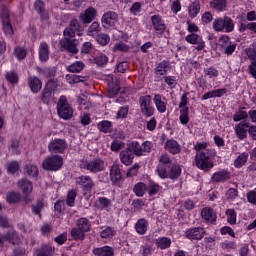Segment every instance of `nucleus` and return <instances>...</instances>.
Masks as SVG:
<instances>
[{
  "mask_svg": "<svg viewBox=\"0 0 256 256\" xmlns=\"http://www.w3.org/2000/svg\"><path fill=\"white\" fill-rule=\"evenodd\" d=\"M93 253L96 256H113L115 255V251L111 246H103L100 248H94Z\"/></svg>",
  "mask_w": 256,
  "mask_h": 256,
  "instance_id": "412c9836",
  "label": "nucleus"
},
{
  "mask_svg": "<svg viewBox=\"0 0 256 256\" xmlns=\"http://www.w3.org/2000/svg\"><path fill=\"white\" fill-rule=\"evenodd\" d=\"M39 59L40 61H47L49 59V45L45 42L40 44Z\"/></svg>",
  "mask_w": 256,
  "mask_h": 256,
  "instance_id": "cd10ccee",
  "label": "nucleus"
},
{
  "mask_svg": "<svg viewBox=\"0 0 256 256\" xmlns=\"http://www.w3.org/2000/svg\"><path fill=\"white\" fill-rule=\"evenodd\" d=\"M227 179H229V173L227 170H220L212 176V181L214 183H221V181H227Z\"/></svg>",
  "mask_w": 256,
  "mask_h": 256,
  "instance_id": "393cba45",
  "label": "nucleus"
},
{
  "mask_svg": "<svg viewBox=\"0 0 256 256\" xmlns=\"http://www.w3.org/2000/svg\"><path fill=\"white\" fill-rule=\"evenodd\" d=\"M0 17L2 19L3 30L6 35H13V26L9 20V10L5 5L1 6Z\"/></svg>",
  "mask_w": 256,
  "mask_h": 256,
  "instance_id": "0eeeda50",
  "label": "nucleus"
},
{
  "mask_svg": "<svg viewBox=\"0 0 256 256\" xmlns=\"http://www.w3.org/2000/svg\"><path fill=\"white\" fill-rule=\"evenodd\" d=\"M120 149H125V143L119 140H115L111 144V151H119Z\"/></svg>",
  "mask_w": 256,
  "mask_h": 256,
  "instance_id": "774afa93",
  "label": "nucleus"
},
{
  "mask_svg": "<svg viewBox=\"0 0 256 256\" xmlns=\"http://www.w3.org/2000/svg\"><path fill=\"white\" fill-rule=\"evenodd\" d=\"M249 117V113H247V111H245L243 108H240L233 116V121H235V123L239 122V121H243V119H247Z\"/></svg>",
  "mask_w": 256,
  "mask_h": 256,
  "instance_id": "37998d69",
  "label": "nucleus"
},
{
  "mask_svg": "<svg viewBox=\"0 0 256 256\" xmlns=\"http://www.w3.org/2000/svg\"><path fill=\"white\" fill-rule=\"evenodd\" d=\"M58 87L59 83L55 79H49L45 85V89L50 90L52 93H55Z\"/></svg>",
  "mask_w": 256,
  "mask_h": 256,
  "instance_id": "bf43d9fd",
  "label": "nucleus"
},
{
  "mask_svg": "<svg viewBox=\"0 0 256 256\" xmlns=\"http://www.w3.org/2000/svg\"><path fill=\"white\" fill-rule=\"evenodd\" d=\"M81 168L86 169V171H89L90 173H99L104 171L105 161L101 160V158H96L92 161L83 163Z\"/></svg>",
  "mask_w": 256,
  "mask_h": 256,
  "instance_id": "423d86ee",
  "label": "nucleus"
},
{
  "mask_svg": "<svg viewBox=\"0 0 256 256\" xmlns=\"http://www.w3.org/2000/svg\"><path fill=\"white\" fill-rule=\"evenodd\" d=\"M249 159V154L247 152H243L240 154L234 161V167L236 169H241L245 163H247V160Z\"/></svg>",
  "mask_w": 256,
  "mask_h": 256,
  "instance_id": "c756f323",
  "label": "nucleus"
},
{
  "mask_svg": "<svg viewBox=\"0 0 256 256\" xmlns=\"http://www.w3.org/2000/svg\"><path fill=\"white\" fill-rule=\"evenodd\" d=\"M13 237H15V233L8 232L6 235L0 234V247H3L5 241H8L9 243H12V245H15V242H12Z\"/></svg>",
  "mask_w": 256,
  "mask_h": 256,
  "instance_id": "864d4df0",
  "label": "nucleus"
},
{
  "mask_svg": "<svg viewBox=\"0 0 256 256\" xmlns=\"http://www.w3.org/2000/svg\"><path fill=\"white\" fill-rule=\"evenodd\" d=\"M205 77H209V79H217L219 77V70L214 67L204 69Z\"/></svg>",
  "mask_w": 256,
  "mask_h": 256,
  "instance_id": "09e8293b",
  "label": "nucleus"
},
{
  "mask_svg": "<svg viewBox=\"0 0 256 256\" xmlns=\"http://www.w3.org/2000/svg\"><path fill=\"white\" fill-rule=\"evenodd\" d=\"M111 122L104 120L102 122L98 123V128L103 132V133H109V131H111Z\"/></svg>",
  "mask_w": 256,
  "mask_h": 256,
  "instance_id": "052dcab7",
  "label": "nucleus"
},
{
  "mask_svg": "<svg viewBox=\"0 0 256 256\" xmlns=\"http://www.w3.org/2000/svg\"><path fill=\"white\" fill-rule=\"evenodd\" d=\"M135 229L138 235H145L149 229V221L140 218L135 224Z\"/></svg>",
  "mask_w": 256,
  "mask_h": 256,
  "instance_id": "aec40b11",
  "label": "nucleus"
},
{
  "mask_svg": "<svg viewBox=\"0 0 256 256\" xmlns=\"http://www.w3.org/2000/svg\"><path fill=\"white\" fill-rule=\"evenodd\" d=\"M217 156V151L215 149H208L206 152H197L195 157L196 167L201 169V171H209L213 169V158Z\"/></svg>",
  "mask_w": 256,
  "mask_h": 256,
  "instance_id": "f03ea898",
  "label": "nucleus"
},
{
  "mask_svg": "<svg viewBox=\"0 0 256 256\" xmlns=\"http://www.w3.org/2000/svg\"><path fill=\"white\" fill-rule=\"evenodd\" d=\"M110 178L113 183H118V181H121V169H119V166L113 165L110 169Z\"/></svg>",
  "mask_w": 256,
  "mask_h": 256,
  "instance_id": "bb28decb",
  "label": "nucleus"
},
{
  "mask_svg": "<svg viewBox=\"0 0 256 256\" xmlns=\"http://www.w3.org/2000/svg\"><path fill=\"white\" fill-rule=\"evenodd\" d=\"M119 157L121 163H123V165H126V167H129V165L133 164L135 154H133L132 151L129 149V146H127V149L120 152Z\"/></svg>",
  "mask_w": 256,
  "mask_h": 256,
  "instance_id": "4468645a",
  "label": "nucleus"
},
{
  "mask_svg": "<svg viewBox=\"0 0 256 256\" xmlns=\"http://www.w3.org/2000/svg\"><path fill=\"white\" fill-rule=\"evenodd\" d=\"M224 23H225V18H216L213 21L214 31H218V32L223 31L225 29Z\"/></svg>",
  "mask_w": 256,
  "mask_h": 256,
  "instance_id": "8fccbe9b",
  "label": "nucleus"
},
{
  "mask_svg": "<svg viewBox=\"0 0 256 256\" xmlns=\"http://www.w3.org/2000/svg\"><path fill=\"white\" fill-rule=\"evenodd\" d=\"M63 167V157L52 155L46 157L42 162L44 171H59Z\"/></svg>",
  "mask_w": 256,
  "mask_h": 256,
  "instance_id": "20e7f679",
  "label": "nucleus"
},
{
  "mask_svg": "<svg viewBox=\"0 0 256 256\" xmlns=\"http://www.w3.org/2000/svg\"><path fill=\"white\" fill-rule=\"evenodd\" d=\"M76 183L84 189V191H91L92 188L95 187V183H93V179L91 176L82 175L76 179Z\"/></svg>",
  "mask_w": 256,
  "mask_h": 256,
  "instance_id": "ddd939ff",
  "label": "nucleus"
},
{
  "mask_svg": "<svg viewBox=\"0 0 256 256\" xmlns=\"http://www.w3.org/2000/svg\"><path fill=\"white\" fill-rule=\"evenodd\" d=\"M140 111L144 117H153L155 108L151 106V96L145 95L139 99Z\"/></svg>",
  "mask_w": 256,
  "mask_h": 256,
  "instance_id": "39448f33",
  "label": "nucleus"
},
{
  "mask_svg": "<svg viewBox=\"0 0 256 256\" xmlns=\"http://www.w3.org/2000/svg\"><path fill=\"white\" fill-rule=\"evenodd\" d=\"M188 11L191 17H197V15H199V11H201V4L199 3V1L195 0L194 2H192L189 6Z\"/></svg>",
  "mask_w": 256,
  "mask_h": 256,
  "instance_id": "f704fd0d",
  "label": "nucleus"
},
{
  "mask_svg": "<svg viewBox=\"0 0 256 256\" xmlns=\"http://www.w3.org/2000/svg\"><path fill=\"white\" fill-rule=\"evenodd\" d=\"M226 93H227L226 88L216 89V90L205 93L202 99L203 101H207V99H213V97H223V95H226Z\"/></svg>",
  "mask_w": 256,
  "mask_h": 256,
  "instance_id": "4be33fe9",
  "label": "nucleus"
},
{
  "mask_svg": "<svg viewBox=\"0 0 256 256\" xmlns=\"http://www.w3.org/2000/svg\"><path fill=\"white\" fill-rule=\"evenodd\" d=\"M156 246L158 249H169L171 247V240L168 237H160L156 239Z\"/></svg>",
  "mask_w": 256,
  "mask_h": 256,
  "instance_id": "72a5a7b5",
  "label": "nucleus"
},
{
  "mask_svg": "<svg viewBox=\"0 0 256 256\" xmlns=\"http://www.w3.org/2000/svg\"><path fill=\"white\" fill-rule=\"evenodd\" d=\"M19 189H22L23 193H31L33 191V183L25 178L18 181Z\"/></svg>",
  "mask_w": 256,
  "mask_h": 256,
  "instance_id": "b1692460",
  "label": "nucleus"
},
{
  "mask_svg": "<svg viewBox=\"0 0 256 256\" xmlns=\"http://www.w3.org/2000/svg\"><path fill=\"white\" fill-rule=\"evenodd\" d=\"M115 235H117V230H115V228L113 227H107L100 233V237L102 239H108V241H111V239L114 238Z\"/></svg>",
  "mask_w": 256,
  "mask_h": 256,
  "instance_id": "c85d7f7f",
  "label": "nucleus"
},
{
  "mask_svg": "<svg viewBox=\"0 0 256 256\" xmlns=\"http://www.w3.org/2000/svg\"><path fill=\"white\" fill-rule=\"evenodd\" d=\"M113 51H122L123 53H127V51H129V46L123 42H118L114 45Z\"/></svg>",
  "mask_w": 256,
  "mask_h": 256,
  "instance_id": "69168bd1",
  "label": "nucleus"
},
{
  "mask_svg": "<svg viewBox=\"0 0 256 256\" xmlns=\"http://www.w3.org/2000/svg\"><path fill=\"white\" fill-rule=\"evenodd\" d=\"M21 195L17 192H9L6 196V201L8 203H19Z\"/></svg>",
  "mask_w": 256,
  "mask_h": 256,
  "instance_id": "5fc2aeb1",
  "label": "nucleus"
},
{
  "mask_svg": "<svg viewBox=\"0 0 256 256\" xmlns=\"http://www.w3.org/2000/svg\"><path fill=\"white\" fill-rule=\"evenodd\" d=\"M117 19V13L113 11L106 12L105 14H103L101 19L102 26L106 29H109V27H115V25L117 24Z\"/></svg>",
  "mask_w": 256,
  "mask_h": 256,
  "instance_id": "1a4fd4ad",
  "label": "nucleus"
},
{
  "mask_svg": "<svg viewBox=\"0 0 256 256\" xmlns=\"http://www.w3.org/2000/svg\"><path fill=\"white\" fill-rule=\"evenodd\" d=\"M164 149H166L168 153H171V155H178V153H181V145L173 139L165 142Z\"/></svg>",
  "mask_w": 256,
  "mask_h": 256,
  "instance_id": "f3484780",
  "label": "nucleus"
},
{
  "mask_svg": "<svg viewBox=\"0 0 256 256\" xmlns=\"http://www.w3.org/2000/svg\"><path fill=\"white\" fill-rule=\"evenodd\" d=\"M41 99L45 105H49L51 101H53V92L44 88L41 94Z\"/></svg>",
  "mask_w": 256,
  "mask_h": 256,
  "instance_id": "4c0bfd02",
  "label": "nucleus"
},
{
  "mask_svg": "<svg viewBox=\"0 0 256 256\" xmlns=\"http://www.w3.org/2000/svg\"><path fill=\"white\" fill-rule=\"evenodd\" d=\"M127 147L130 151H132L134 155H136V157H141L143 155H147V153H151V149H153V143L145 141L141 145L137 141H132L127 145Z\"/></svg>",
  "mask_w": 256,
  "mask_h": 256,
  "instance_id": "7ed1b4c3",
  "label": "nucleus"
},
{
  "mask_svg": "<svg viewBox=\"0 0 256 256\" xmlns=\"http://www.w3.org/2000/svg\"><path fill=\"white\" fill-rule=\"evenodd\" d=\"M41 80L39 78L32 76L29 78V87L32 91V93H39L41 91Z\"/></svg>",
  "mask_w": 256,
  "mask_h": 256,
  "instance_id": "a878e982",
  "label": "nucleus"
},
{
  "mask_svg": "<svg viewBox=\"0 0 256 256\" xmlns=\"http://www.w3.org/2000/svg\"><path fill=\"white\" fill-rule=\"evenodd\" d=\"M95 17H97V10L93 7H89L83 13L80 14V21L85 25H89Z\"/></svg>",
  "mask_w": 256,
  "mask_h": 256,
  "instance_id": "f8f14e48",
  "label": "nucleus"
},
{
  "mask_svg": "<svg viewBox=\"0 0 256 256\" xmlns=\"http://www.w3.org/2000/svg\"><path fill=\"white\" fill-rule=\"evenodd\" d=\"M201 216L207 223H215V221H217V213H215L211 207L204 208L201 212Z\"/></svg>",
  "mask_w": 256,
  "mask_h": 256,
  "instance_id": "6ab92c4d",
  "label": "nucleus"
},
{
  "mask_svg": "<svg viewBox=\"0 0 256 256\" xmlns=\"http://www.w3.org/2000/svg\"><path fill=\"white\" fill-rule=\"evenodd\" d=\"M121 90V86H119V80L115 79L113 83L109 85L108 88V97L113 98L119 91Z\"/></svg>",
  "mask_w": 256,
  "mask_h": 256,
  "instance_id": "473e14b6",
  "label": "nucleus"
},
{
  "mask_svg": "<svg viewBox=\"0 0 256 256\" xmlns=\"http://www.w3.org/2000/svg\"><path fill=\"white\" fill-rule=\"evenodd\" d=\"M219 42L222 49H224L226 55H233V53H235V49H237V44H235V42H232L229 36H221Z\"/></svg>",
  "mask_w": 256,
  "mask_h": 256,
  "instance_id": "6e6552de",
  "label": "nucleus"
},
{
  "mask_svg": "<svg viewBox=\"0 0 256 256\" xmlns=\"http://www.w3.org/2000/svg\"><path fill=\"white\" fill-rule=\"evenodd\" d=\"M101 33V25L99 22L94 21L88 28L87 35L89 37H97Z\"/></svg>",
  "mask_w": 256,
  "mask_h": 256,
  "instance_id": "7c9ffc66",
  "label": "nucleus"
},
{
  "mask_svg": "<svg viewBox=\"0 0 256 256\" xmlns=\"http://www.w3.org/2000/svg\"><path fill=\"white\" fill-rule=\"evenodd\" d=\"M83 31H85V28L79 24L77 19H74L70 22V27L66 31V44L65 47L68 50V53H72V55H77L79 53V48H77V45H79V41L76 39H73L75 35H78L81 37L83 35Z\"/></svg>",
  "mask_w": 256,
  "mask_h": 256,
  "instance_id": "f257e3e1",
  "label": "nucleus"
},
{
  "mask_svg": "<svg viewBox=\"0 0 256 256\" xmlns=\"http://www.w3.org/2000/svg\"><path fill=\"white\" fill-rule=\"evenodd\" d=\"M246 55L247 57L252 60L251 65L256 67V51L253 48L246 49Z\"/></svg>",
  "mask_w": 256,
  "mask_h": 256,
  "instance_id": "0e129e2a",
  "label": "nucleus"
},
{
  "mask_svg": "<svg viewBox=\"0 0 256 256\" xmlns=\"http://www.w3.org/2000/svg\"><path fill=\"white\" fill-rule=\"evenodd\" d=\"M221 247L222 249H226V251H233V249H237V243L225 240L221 243Z\"/></svg>",
  "mask_w": 256,
  "mask_h": 256,
  "instance_id": "e2e57ef3",
  "label": "nucleus"
},
{
  "mask_svg": "<svg viewBox=\"0 0 256 256\" xmlns=\"http://www.w3.org/2000/svg\"><path fill=\"white\" fill-rule=\"evenodd\" d=\"M180 123L181 125H187L189 123V108L184 107L183 109L180 110Z\"/></svg>",
  "mask_w": 256,
  "mask_h": 256,
  "instance_id": "a18cd8bd",
  "label": "nucleus"
},
{
  "mask_svg": "<svg viewBox=\"0 0 256 256\" xmlns=\"http://www.w3.org/2000/svg\"><path fill=\"white\" fill-rule=\"evenodd\" d=\"M96 207L98 209H109V207H111V200L102 197V198H98V200L96 201Z\"/></svg>",
  "mask_w": 256,
  "mask_h": 256,
  "instance_id": "a19ab883",
  "label": "nucleus"
},
{
  "mask_svg": "<svg viewBox=\"0 0 256 256\" xmlns=\"http://www.w3.org/2000/svg\"><path fill=\"white\" fill-rule=\"evenodd\" d=\"M133 191L137 197H143V195H145V191H147V185L143 182H139L134 186Z\"/></svg>",
  "mask_w": 256,
  "mask_h": 256,
  "instance_id": "ea45409f",
  "label": "nucleus"
},
{
  "mask_svg": "<svg viewBox=\"0 0 256 256\" xmlns=\"http://www.w3.org/2000/svg\"><path fill=\"white\" fill-rule=\"evenodd\" d=\"M75 199H77V190H70L67 194L66 204L68 207H73L75 205Z\"/></svg>",
  "mask_w": 256,
  "mask_h": 256,
  "instance_id": "79ce46f5",
  "label": "nucleus"
},
{
  "mask_svg": "<svg viewBox=\"0 0 256 256\" xmlns=\"http://www.w3.org/2000/svg\"><path fill=\"white\" fill-rule=\"evenodd\" d=\"M83 67H85V64L81 61H77L68 66L67 70L70 71V73H79L80 71H83Z\"/></svg>",
  "mask_w": 256,
  "mask_h": 256,
  "instance_id": "c03bdc74",
  "label": "nucleus"
},
{
  "mask_svg": "<svg viewBox=\"0 0 256 256\" xmlns=\"http://www.w3.org/2000/svg\"><path fill=\"white\" fill-rule=\"evenodd\" d=\"M151 21L155 31H159L160 33L165 31V23H163V20H161V16L154 15L151 17Z\"/></svg>",
  "mask_w": 256,
  "mask_h": 256,
  "instance_id": "5701e85b",
  "label": "nucleus"
},
{
  "mask_svg": "<svg viewBox=\"0 0 256 256\" xmlns=\"http://www.w3.org/2000/svg\"><path fill=\"white\" fill-rule=\"evenodd\" d=\"M227 221L230 225L237 223V212L233 209L226 210Z\"/></svg>",
  "mask_w": 256,
  "mask_h": 256,
  "instance_id": "49530a36",
  "label": "nucleus"
},
{
  "mask_svg": "<svg viewBox=\"0 0 256 256\" xmlns=\"http://www.w3.org/2000/svg\"><path fill=\"white\" fill-rule=\"evenodd\" d=\"M205 233V228L194 227L186 231V237L187 239H194L196 241H200V239H203L205 237Z\"/></svg>",
  "mask_w": 256,
  "mask_h": 256,
  "instance_id": "9b49d317",
  "label": "nucleus"
},
{
  "mask_svg": "<svg viewBox=\"0 0 256 256\" xmlns=\"http://www.w3.org/2000/svg\"><path fill=\"white\" fill-rule=\"evenodd\" d=\"M25 171L30 177H37V175H39V169L37 168V166L32 164L26 165Z\"/></svg>",
  "mask_w": 256,
  "mask_h": 256,
  "instance_id": "603ef678",
  "label": "nucleus"
},
{
  "mask_svg": "<svg viewBox=\"0 0 256 256\" xmlns=\"http://www.w3.org/2000/svg\"><path fill=\"white\" fill-rule=\"evenodd\" d=\"M71 235L73 239L83 241L85 239V231L79 229V228H74L71 231Z\"/></svg>",
  "mask_w": 256,
  "mask_h": 256,
  "instance_id": "3c124183",
  "label": "nucleus"
},
{
  "mask_svg": "<svg viewBox=\"0 0 256 256\" xmlns=\"http://www.w3.org/2000/svg\"><path fill=\"white\" fill-rule=\"evenodd\" d=\"M157 173L160 179H167L169 177V173H167V169L163 164H160L157 168Z\"/></svg>",
  "mask_w": 256,
  "mask_h": 256,
  "instance_id": "338daca9",
  "label": "nucleus"
},
{
  "mask_svg": "<svg viewBox=\"0 0 256 256\" xmlns=\"http://www.w3.org/2000/svg\"><path fill=\"white\" fill-rule=\"evenodd\" d=\"M57 114L61 119H65V96H61L58 100Z\"/></svg>",
  "mask_w": 256,
  "mask_h": 256,
  "instance_id": "e433bc0d",
  "label": "nucleus"
},
{
  "mask_svg": "<svg viewBox=\"0 0 256 256\" xmlns=\"http://www.w3.org/2000/svg\"><path fill=\"white\" fill-rule=\"evenodd\" d=\"M55 248L51 245H43L37 252V256H53Z\"/></svg>",
  "mask_w": 256,
  "mask_h": 256,
  "instance_id": "2f4dec72",
  "label": "nucleus"
},
{
  "mask_svg": "<svg viewBox=\"0 0 256 256\" xmlns=\"http://www.w3.org/2000/svg\"><path fill=\"white\" fill-rule=\"evenodd\" d=\"M6 169H7L8 173H10L11 175H15V173H17V171H19V162L12 161L10 163H7Z\"/></svg>",
  "mask_w": 256,
  "mask_h": 256,
  "instance_id": "6e6d98bb",
  "label": "nucleus"
},
{
  "mask_svg": "<svg viewBox=\"0 0 256 256\" xmlns=\"http://www.w3.org/2000/svg\"><path fill=\"white\" fill-rule=\"evenodd\" d=\"M224 29L226 33H231L233 29H235V25L233 24V20L229 17H224Z\"/></svg>",
  "mask_w": 256,
  "mask_h": 256,
  "instance_id": "680f3d73",
  "label": "nucleus"
},
{
  "mask_svg": "<svg viewBox=\"0 0 256 256\" xmlns=\"http://www.w3.org/2000/svg\"><path fill=\"white\" fill-rule=\"evenodd\" d=\"M210 7L216 9V11H223L227 7V0H212L210 2Z\"/></svg>",
  "mask_w": 256,
  "mask_h": 256,
  "instance_id": "58836bf2",
  "label": "nucleus"
},
{
  "mask_svg": "<svg viewBox=\"0 0 256 256\" xmlns=\"http://www.w3.org/2000/svg\"><path fill=\"white\" fill-rule=\"evenodd\" d=\"M186 41L191 45H197L196 46L197 51H203V49L205 48V41L203 40V37L199 36V34L191 33L187 35Z\"/></svg>",
  "mask_w": 256,
  "mask_h": 256,
  "instance_id": "9d476101",
  "label": "nucleus"
},
{
  "mask_svg": "<svg viewBox=\"0 0 256 256\" xmlns=\"http://www.w3.org/2000/svg\"><path fill=\"white\" fill-rule=\"evenodd\" d=\"M94 61L96 65H107V63H109V58L107 57V55L103 54V53H99L94 57Z\"/></svg>",
  "mask_w": 256,
  "mask_h": 256,
  "instance_id": "de8ad7c7",
  "label": "nucleus"
},
{
  "mask_svg": "<svg viewBox=\"0 0 256 256\" xmlns=\"http://www.w3.org/2000/svg\"><path fill=\"white\" fill-rule=\"evenodd\" d=\"M153 103L158 113H165V111H167V98L162 97L161 94H156L154 96Z\"/></svg>",
  "mask_w": 256,
  "mask_h": 256,
  "instance_id": "2eb2a0df",
  "label": "nucleus"
},
{
  "mask_svg": "<svg viewBox=\"0 0 256 256\" xmlns=\"http://www.w3.org/2000/svg\"><path fill=\"white\" fill-rule=\"evenodd\" d=\"M249 123L247 122H240L238 123L235 128L234 131L238 137V139H246L247 138V132H249Z\"/></svg>",
  "mask_w": 256,
  "mask_h": 256,
  "instance_id": "dca6fc26",
  "label": "nucleus"
},
{
  "mask_svg": "<svg viewBox=\"0 0 256 256\" xmlns=\"http://www.w3.org/2000/svg\"><path fill=\"white\" fill-rule=\"evenodd\" d=\"M96 41L99 43V45H102L105 47V45H108L111 41V38L107 34H100L96 36Z\"/></svg>",
  "mask_w": 256,
  "mask_h": 256,
  "instance_id": "13d9d810",
  "label": "nucleus"
},
{
  "mask_svg": "<svg viewBox=\"0 0 256 256\" xmlns=\"http://www.w3.org/2000/svg\"><path fill=\"white\" fill-rule=\"evenodd\" d=\"M48 149L52 153H63L65 151V140L55 139L49 144Z\"/></svg>",
  "mask_w": 256,
  "mask_h": 256,
  "instance_id": "a211bd4d",
  "label": "nucleus"
},
{
  "mask_svg": "<svg viewBox=\"0 0 256 256\" xmlns=\"http://www.w3.org/2000/svg\"><path fill=\"white\" fill-rule=\"evenodd\" d=\"M78 229L87 233L91 229V222L87 218H80L77 223Z\"/></svg>",
  "mask_w": 256,
  "mask_h": 256,
  "instance_id": "c9c22d12",
  "label": "nucleus"
},
{
  "mask_svg": "<svg viewBox=\"0 0 256 256\" xmlns=\"http://www.w3.org/2000/svg\"><path fill=\"white\" fill-rule=\"evenodd\" d=\"M181 176V166L173 165L169 172L170 179H177V177Z\"/></svg>",
  "mask_w": 256,
  "mask_h": 256,
  "instance_id": "4d7b16f0",
  "label": "nucleus"
}]
</instances>
